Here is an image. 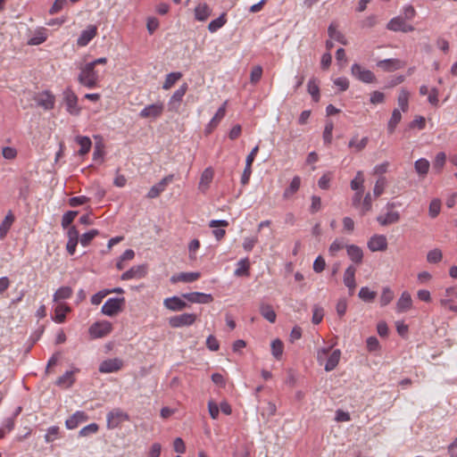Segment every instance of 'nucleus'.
<instances>
[{
  "label": "nucleus",
  "instance_id": "f257e3e1",
  "mask_svg": "<svg viewBox=\"0 0 457 457\" xmlns=\"http://www.w3.org/2000/svg\"><path fill=\"white\" fill-rule=\"evenodd\" d=\"M104 72V71L101 72L99 69L95 68L94 63L87 62L80 68L78 80L82 86L91 89L98 85Z\"/></svg>",
  "mask_w": 457,
  "mask_h": 457
},
{
  "label": "nucleus",
  "instance_id": "f03ea898",
  "mask_svg": "<svg viewBox=\"0 0 457 457\" xmlns=\"http://www.w3.org/2000/svg\"><path fill=\"white\" fill-rule=\"evenodd\" d=\"M128 420H129V415L121 409L115 408L106 415V427L108 429H115Z\"/></svg>",
  "mask_w": 457,
  "mask_h": 457
},
{
  "label": "nucleus",
  "instance_id": "7ed1b4c3",
  "mask_svg": "<svg viewBox=\"0 0 457 457\" xmlns=\"http://www.w3.org/2000/svg\"><path fill=\"white\" fill-rule=\"evenodd\" d=\"M112 331V324L108 320L96 321L88 329L91 338L94 339L104 337Z\"/></svg>",
  "mask_w": 457,
  "mask_h": 457
},
{
  "label": "nucleus",
  "instance_id": "20e7f679",
  "mask_svg": "<svg viewBox=\"0 0 457 457\" xmlns=\"http://www.w3.org/2000/svg\"><path fill=\"white\" fill-rule=\"evenodd\" d=\"M351 73L353 77L363 83L370 84L376 82L375 74L371 71L363 68L358 63H353L352 65Z\"/></svg>",
  "mask_w": 457,
  "mask_h": 457
},
{
  "label": "nucleus",
  "instance_id": "39448f33",
  "mask_svg": "<svg viewBox=\"0 0 457 457\" xmlns=\"http://www.w3.org/2000/svg\"><path fill=\"white\" fill-rule=\"evenodd\" d=\"M125 303V298H118L112 297L109 298L102 306V313L112 317L116 315L122 308V305Z\"/></svg>",
  "mask_w": 457,
  "mask_h": 457
},
{
  "label": "nucleus",
  "instance_id": "423d86ee",
  "mask_svg": "<svg viewBox=\"0 0 457 457\" xmlns=\"http://www.w3.org/2000/svg\"><path fill=\"white\" fill-rule=\"evenodd\" d=\"M188 86L183 83L171 96L168 102V109L170 112H178L183 100L184 96L187 91Z\"/></svg>",
  "mask_w": 457,
  "mask_h": 457
},
{
  "label": "nucleus",
  "instance_id": "0eeeda50",
  "mask_svg": "<svg viewBox=\"0 0 457 457\" xmlns=\"http://www.w3.org/2000/svg\"><path fill=\"white\" fill-rule=\"evenodd\" d=\"M196 318L197 316L195 313H183L172 316L169 319V325L175 328L191 326L195 322Z\"/></svg>",
  "mask_w": 457,
  "mask_h": 457
},
{
  "label": "nucleus",
  "instance_id": "6e6552de",
  "mask_svg": "<svg viewBox=\"0 0 457 457\" xmlns=\"http://www.w3.org/2000/svg\"><path fill=\"white\" fill-rule=\"evenodd\" d=\"M63 96L67 112L71 115H79L80 108L78 106V96L71 89L67 88L63 92Z\"/></svg>",
  "mask_w": 457,
  "mask_h": 457
},
{
  "label": "nucleus",
  "instance_id": "1a4fd4ad",
  "mask_svg": "<svg viewBox=\"0 0 457 457\" xmlns=\"http://www.w3.org/2000/svg\"><path fill=\"white\" fill-rule=\"evenodd\" d=\"M173 179L174 175L172 174L164 177L149 189L146 197L150 199L158 197L166 189L167 186L173 181Z\"/></svg>",
  "mask_w": 457,
  "mask_h": 457
},
{
  "label": "nucleus",
  "instance_id": "9d476101",
  "mask_svg": "<svg viewBox=\"0 0 457 457\" xmlns=\"http://www.w3.org/2000/svg\"><path fill=\"white\" fill-rule=\"evenodd\" d=\"M386 28L392 31H401L404 33L414 30V27L412 25L407 24L405 20L401 16L391 19Z\"/></svg>",
  "mask_w": 457,
  "mask_h": 457
},
{
  "label": "nucleus",
  "instance_id": "9b49d317",
  "mask_svg": "<svg viewBox=\"0 0 457 457\" xmlns=\"http://www.w3.org/2000/svg\"><path fill=\"white\" fill-rule=\"evenodd\" d=\"M123 366L122 360L119 358L107 359L103 361L99 365L101 373H112L120 370Z\"/></svg>",
  "mask_w": 457,
  "mask_h": 457
},
{
  "label": "nucleus",
  "instance_id": "f8f14e48",
  "mask_svg": "<svg viewBox=\"0 0 457 457\" xmlns=\"http://www.w3.org/2000/svg\"><path fill=\"white\" fill-rule=\"evenodd\" d=\"M97 35V27L96 25H88L86 29L82 30L77 39V45L79 47L86 46Z\"/></svg>",
  "mask_w": 457,
  "mask_h": 457
},
{
  "label": "nucleus",
  "instance_id": "ddd939ff",
  "mask_svg": "<svg viewBox=\"0 0 457 457\" xmlns=\"http://www.w3.org/2000/svg\"><path fill=\"white\" fill-rule=\"evenodd\" d=\"M164 106L162 103H155L149 104L141 110L139 116L141 118H154L160 117L163 112Z\"/></svg>",
  "mask_w": 457,
  "mask_h": 457
},
{
  "label": "nucleus",
  "instance_id": "4468645a",
  "mask_svg": "<svg viewBox=\"0 0 457 457\" xmlns=\"http://www.w3.org/2000/svg\"><path fill=\"white\" fill-rule=\"evenodd\" d=\"M371 252L385 251L387 248V240L384 235H374L367 243Z\"/></svg>",
  "mask_w": 457,
  "mask_h": 457
},
{
  "label": "nucleus",
  "instance_id": "2eb2a0df",
  "mask_svg": "<svg viewBox=\"0 0 457 457\" xmlns=\"http://www.w3.org/2000/svg\"><path fill=\"white\" fill-rule=\"evenodd\" d=\"M355 273L356 268L353 265L348 266L344 273V284L348 288L349 295H353L356 287Z\"/></svg>",
  "mask_w": 457,
  "mask_h": 457
},
{
  "label": "nucleus",
  "instance_id": "dca6fc26",
  "mask_svg": "<svg viewBox=\"0 0 457 457\" xmlns=\"http://www.w3.org/2000/svg\"><path fill=\"white\" fill-rule=\"evenodd\" d=\"M182 298L187 300L190 303H209L213 301V297L211 294L191 292L182 295Z\"/></svg>",
  "mask_w": 457,
  "mask_h": 457
},
{
  "label": "nucleus",
  "instance_id": "f3484780",
  "mask_svg": "<svg viewBox=\"0 0 457 457\" xmlns=\"http://www.w3.org/2000/svg\"><path fill=\"white\" fill-rule=\"evenodd\" d=\"M163 305L165 308L172 312H180L187 307V303L179 296L165 298Z\"/></svg>",
  "mask_w": 457,
  "mask_h": 457
},
{
  "label": "nucleus",
  "instance_id": "a211bd4d",
  "mask_svg": "<svg viewBox=\"0 0 457 457\" xmlns=\"http://www.w3.org/2000/svg\"><path fill=\"white\" fill-rule=\"evenodd\" d=\"M37 104L45 110H52L54 107L55 97L50 91L46 90L39 94Z\"/></svg>",
  "mask_w": 457,
  "mask_h": 457
},
{
  "label": "nucleus",
  "instance_id": "6ab92c4d",
  "mask_svg": "<svg viewBox=\"0 0 457 457\" xmlns=\"http://www.w3.org/2000/svg\"><path fill=\"white\" fill-rule=\"evenodd\" d=\"M146 273L145 267L144 265H137L131 267L129 270L125 271L120 278L122 280H129L132 278H141L145 277Z\"/></svg>",
  "mask_w": 457,
  "mask_h": 457
},
{
  "label": "nucleus",
  "instance_id": "aec40b11",
  "mask_svg": "<svg viewBox=\"0 0 457 457\" xmlns=\"http://www.w3.org/2000/svg\"><path fill=\"white\" fill-rule=\"evenodd\" d=\"M87 420V414L84 411H78L74 414H72L68 420H66L65 426L68 429H74L81 422H84Z\"/></svg>",
  "mask_w": 457,
  "mask_h": 457
},
{
  "label": "nucleus",
  "instance_id": "412c9836",
  "mask_svg": "<svg viewBox=\"0 0 457 457\" xmlns=\"http://www.w3.org/2000/svg\"><path fill=\"white\" fill-rule=\"evenodd\" d=\"M377 66L382 69L384 71H394L402 68V62L398 59H385L378 61Z\"/></svg>",
  "mask_w": 457,
  "mask_h": 457
},
{
  "label": "nucleus",
  "instance_id": "4be33fe9",
  "mask_svg": "<svg viewBox=\"0 0 457 457\" xmlns=\"http://www.w3.org/2000/svg\"><path fill=\"white\" fill-rule=\"evenodd\" d=\"M412 305L411 296L408 292H403L400 298L396 303V312H405L411 309Z\"/></svg>",
  "mask_w": 457,
  "mask_h": 457
},
{
  "label": "nucleus",
  "instance_id": "5701e85b",
  "mask_svg": "<svg viewBox=\"0 0 457 457\" xmlns=\"http://www.w3.org/2000/svg\"><path fill=\"white\" fill-rule=\"evenodd\" d=\"M347 255L352 262L361 264L363 259V252L361 247L355 245H346Z\"/></svg>",
  "mask_w": 457,
  "mask_h": 457
},
{
  "label": "nucleus",
  "instance_id": "b1692460",
  "mask_svg": "<svg viewBox=\"0 0 457 457\" xmlns=\"http://www.w3.org/2000/svg\"><path fill=\"white\" fill-rule=\"evenodd\" d=\"M200 272H181L179 274L174 275L171 278V282L176 283L178 281H181L184 283H191L197 280L200 278Z\"/></svg>",
  "mask_w": 457,
  "mask_h": 457
},
{
  "label": "nucleus",
  "instance_id": "393cba45",
  "mask_svg": "<svg viewBox=\"0 0 457 457\" xmlns=\"http://www.w3.org/2000/svg\"><path fill=\"white\" fill-rule=\"evenodd\" d=\"M400 220V214L398 212H387L385 215H379L377 217L378 222L381 226H387L398 222Z\"/></svg>",
  "mask_w": 457,
  "mask_h": 457
},
{
  "label": "nucleus",
  "instance_id": "a878e982",
  "mask_svg": "<svg viewBox=\"0 0 457 457\" xmlns=\"http://www.w3.org/2000/svg\"><path fill=\"white\" fill-rule=\"evenodd\" d=\"M226 104L225 102L216 112L215 115L212 117V119L210 120L209 124L207 125L206 130L208 133H210L214 128L218 126V124L220 122V120L224 118L226 114Z\"/></svg>",
  "mask_w": 457,
  "mask_h": 457
},
{
  "label": "nucleus",
  "instance_id": "bb28decb",
  "mask_svg": "<svg viewBox=\"0 0 457 457\" xmlns=\"http://www.w3.org/2000/svg\"><path fill=\"white\" fill-rule=\"evenodd\" d=\"M15 217L13 213L9 211L3 221L0 224V239H4L8 231L10 230L11 227L12 226L14 222Z\"/></svg>",
  "mask_w": 457,
  "mask_h": 457
},
{
  "label": "nucleus",
  "instance_id": "cd10ccee",
  "mask_svg": "<svg viewBox=\"0 0 457 457\" xmlns=\"http://www.w3.org/2000/svg\"><path fill=\"white\" fill-rule=\"evenodd\" d=\"M301 185V179L299 176H295L290 182V185L285 189L283 197L289 199L292 197L299 189Z\"/></svg>",
  "mask_w": 457,
  "mask_h": 457
},
{
  "label": "nucleus",
  "instance_id": "c85d7f7f",
  "mask_svg": "<svg viewBox=\"0 0 457 457\" xmlns=\"http://www.w3.org/2000/svg\"><path fill=\"white\" fill-rule=\"evenodd\" d=\"M74 372L66 371L62 376L58 378L56 380V385L62 388H69L74 384Z\"/></svg>",
  "mask_w": 457,
  "mask_h": 457
},
{
  "label": "nucleus",
  "instance_id": "c756f323",
  "mask_svg": "<svg viewBox=\"0 0 457 457\" xmlns=\"http://www.w3.org/2000/svg\"><path fill=\"white\" fill-rule=\"evenodd\" d=\"M430 163L425 158L417 160L414 163L415 171L420 178H425L429 170Z\"/></svg>",
  "mask_w": 457,
  "mask_h": 457
},
{
  "label": "nucleus",
  "instance_id": "7c9ffc66",
  "mask_svg": "<svg viewBox=\"0 0 457 457\" xmlns=\"http://www.w3.org/2000/svg\"><path fill=\"white\" fill-rule=\"evenodd\" d=\"M260 312L262 316L270 323H274L276 321L277 314L270 304L261 303Z\"/></svg>",
  "mask_w": 457,
  "mask_h": 457
},
{
  "label": "nucleus",
  "instance_id": "2f4dec72",
  "mask_svg": "<svg viewBox=\"0 0 457 457\" xmlns=\"http://www.w3.org/2000/svg\"><path fill=\"white\" fill-rule=\"evenodd\" d=\"M328 34L331 39H334L341 43L342 45H347V40L345 37L340 31L337 30V26L335 23L332 22L328 26Z\"/></svg>",
  "mask_w": 457,
  "mask_h": 457
},
{
  "label": "nucleus",
  "instance_id": "473e14b6",
  "mask_svg": "<svg viewBox=\"0 0 457 457\" xmlns=\"http://www.w3.org/2000/svg\"><path fill=\"white\" fill-rule=\"evenodd\" d=\"M212 10L206 4H200L195 9V16L197 21H204L211 15Z\"/></svg>",
  "mask_w": 457,
  "mask_h": 457
},
{
  "label": "nucleus",
  "instance_id": "72a5a7b5",
  "mask_svg": "<svg viewBox=\"0 0 457 457\" xmlns=\"http://www.w3.org/2000/svg\"><path fill=\"white\" fill-rule=\"evenodd\" d=\"M368 143H369L368 137H364L359 140L358 135H355L350 139V141L348 143V147L354 148L355 152H361L367 146Z\"/></svg>",
  "mask_w": 457,
  "mask_h": 457
},
{
  "label": "nucleus",
  "instance_id": "f704fd0d",
  "mask_svg": "<svg viewBox=\"0 0 457 457\" xmlns=\"http://www.w3.org/2000/svg\"><path fill=\"white\" fill-rule=\"evenodd\" d=\"M250 263L248 258L241 259L237 263V268L234 271L236 277H244L249 275Z\"/></svg>",
  "mask_w": 457,
  "mask_h": 457
},
{
  "label": "nucleus",
  "instance_id": "c9c22d12",
  "mask_svg": "<svg viewBox=\"0 0 457 457\" xmlns=\"http://www.w3.org/2000/svg\"><path fill=\"white\" fill-rule=\"evenodd\" d=\"M341 356L340 350L337 349L332 352V353L328 356L324 369L326 371L333 370L338 364Z\"/></svg>",
  "mask_w": 457,
  "mask_h": 457
},
{
  "label": "nucleus",
  "instance_id": "e433bc0d",
  "mask_svg": "<svg viewBox=\"0 0 457 457\" xmlns=\"http://www.w3.org/2000/svg\"><path fill=\"white\" fill-rule=\"evenodd\" d=\"M76 141L78 142V144L80 146V149L79 150V155L87 154L89 152L91 145H92L91 139L88 137L79 136L76 137Z\"/></svg>",
  "mask_w": 457,
  "mask_h": 457
},
{
  "label": "nucleus",
  "instance_id": "4c0bfd02",
  "mask_svg": "<svg viewBox=\"0 0 457 457\" xmlns=\"http://www.w3.org/2000/svg\"><path fill=\"white\" fill-rule=\"evenodd\" d=\"M47 38L45 29H38L35 34L29 39L28 45L38 46L44 43Z\"/></svg>",
  "mask_w": 457,
  "mask_h": 457
},
{
  "label": "nucleus",
  "instance_id": "58836bf2",
  "mask_svg": "<svg viewBox=\"0 0 457 457\" xmlns=\"http://www.w3.org/2000/svg\"><path fill=\"white\" fill-rule=\"evenodd\" d=\"M213 170L211 167L209 168H206L202 175H201V179H200V183H199V187L201 189L203 188H207L209 187V184L212 182V179H213Z\"/></svg>",
  "mask_w": 457,
  "mask_h": 457
},
{
  "label": "nucleus",
  "instance_id": "ea45409f",
  "mask_svg": "<svg viewBox=\"0 0 457 457\" xmlns=\"http://www.w3.org/2000/svg\"><path fill=\"white\" fill-rule=\"evenodd\" d=\"M227 22L226 14L222 13L218 18L212 20L209 25L208 29L210 32L214 33L222 28Z\"/></svg>",
  "mask_w": 457,
  "mask_h": 457
},
{
  "label": "nucleus",
  "instance_id": "a19ab883",
  "mask_svg": "<svg viewBox=\"0 0 457 457\" xmlns=\"http://www.w3.org/2000/svg\"><path fill=\"white\" fill-rule=\"evenodd\" d=\"M182 78L181 72H170L166 75L162 88L164 90L170 89L177 81Z\"/></svg>",
  "mask_w": 457,
  "mask_h": 457
},
{
  "label": "nucleus",
  "instance_id": "79ce46f5",
  "mask_svg": "<svg viewBox=\"0 0 457 457\" xmlns=\"http://www.w3.org/2000/svg\"><path fill=\"white\" fill-rule=\"evenodd\" d=\"M72 295V289L70 287H62L58 288L54 294V301L58 302L60 300L68 299Z\"/></svg>",
  "mask_w": 457,
  "mask_h": 457
},
{
  "label": "nucleus",
  "instance_id": "37998d69",
  "mask_svg": "<svg viewBox=\"0 0 457 457\" xmlns=\"http://www.w3.org/2000/svg\"><path fill=\"white\" fill-rule=\"evenodd\" d=\"M307 90L308 93L312 96L313 101L318 102L320 100V88L316 79L312 78L308 81Z\"/></svg>",
  "mask_w": 457,
  "mask_h": 457
},
{
  "label": "nucleus",
  "instance_id": "c03bdc74",
  "mask_svg": "<svg viewBox=\"0 0 457 457\" xmlns=\"http://www.w3.org/2000/svg\"><path fill=\"white\" fill-rule=\"evenodd\" d=\"M397 103H398L399 107L401 108V110L403 112L408 111V107H409V92L406 89H404V88L401 89L400 94H399L398 98H397Z\"/></svg>",
  "mask_w": 457,
  "mask_h": 457
},
{
  "label": "nucleus",
  "instance_id": "a18cd8bd",
  "mask_svg": "<svg viewBox=\"0 0 457 457\" xmlns=\"http://www.w3.org/2000/svg\"><path fill=\"white\" fill-rule=\"evenodd\" d=\"M402 114L398 109H395L392 112V116L387 124V129L389 133H393L397 126V124L401 121Z\"/></svg>",
  "mask_w": 457,
  "mask_h": 457
},
{
  "label": "nucleus",
  "instance_id": "49530a36",
  "mask_svg": "<svg viewBox=\"0 0 457 457\" xmlns=\"http://www.w3.org/2000/svg\"><path fill=\"white\" fill-rule=\"evenodd\" d=\"M364 176L361 170L357 171L353 179L350 183L352 190H363Z\"/></svg>",
  "mask_w": 457,
  "mask_h": 457
},
{
  "label": "nucleus",
  "instance_id": "de8ad7c7",
  "mask_svg": "<svg viewBox=\"0 0 457 457\" xmlns=\"http://www.w3.org/2000/svg\"><path fill=\"white\" fill-rule=\"evenodd\" d=\"M358 295L362 301L370 303L376 298L377 293L370 290L368 287H362L360 289Z\"/></svg>",
  "mask_w": 457,
  "mask_h": 457
},
{
  "label": "nucleus",
  "instance_id": "09e8293b",
  "mask_svg": "<svg viewBox=\"0 0 457 457\" xmlns=\"http://www.w3.org/2000/svg\"><path fill=\"white\" fill-rule=\"evenodd\" d=\"M333 129H334V123L332 122V120H327L326 124H325L323 135H322L324 144L327 145H330L332 142Z\"/></svg>",
  "mask_w": 457,
  "mask_h": 457
},
{
  "label": "nucleus",
  "instance_id": "8fccbe9b",
  "mask_svg": "<svg viewBox=\"0 0 457 457\" xmlns=\"http://www.w3.org/2000/svg\"><path fill=\"white\" fill-rule=\"evenodd\" d=\"M70 312V308L64 304H59L55 308L54 320L58 323H62L65 320L66 313Z\"/></svg>",
  "mask_w": 457,
  "mask_h": 457
},
{
  "label": "nucleus",
  "instance_id": "3c124183",
  "mask_svg": "<svg viewBox=\"0 0 457 457\" xmlns=\"http://www.w3.org/2000/svg\"><path fill=\"white\" fill-rule=\"evenodd\" d=\"M284 349V345L281 340L275 339L271 342V353L272 355L277 359L279 360L282 356Z\"/></svg>",
  "mask_w": 457,
  "mask_h": 457
},
{
  "label": "nucleus",
  "instance_id": "603ef678",
  "mask_svg": "<svg viewBox=\"0 0 457 457\" xmlns=\"http://www.w3.org/2000/svg\"><path fill=\"white\" fill-rule=\"evenodd\" d=\"M99 235V231L97 229H91L79 237V242L83 246H87L91 241Z\"/></svg>",
  "mask_w": 457,
  "mask_h": 457
},
{
  "label": "nucleus",
  "instance_id": "864d4df0",
  "mask_svg": "<svg viewBox=\"0 0 457 457\" xmlns=\"http://www.w3.org/2000/svg\"><path fill=\"white\" fill-rule=\"evenodd\" d=\"M394 292L390 289V287H386L383 288L381 295H380V305L386 306L391 303L394 299Z\"/></svg>",
  "mask_w": 457,
  "mask_h": 457
},
{
  "label": "nucleus",
  "instance_id": "5fc2aeb1",
  "mask_svg": "<svg viewBox=\"0 0 457 457\" xmlns=\"http://www.w3.org/2000/svg\"><path fill=\"white\" fill-rule=\"evenodd\" d=\"M445 160H446L445 154L444 152L438 153L436 155L435 160L433 162V169L436 172H441L442 169L444 168V166L445 164Z\"/></svg>",
  "mask_w": 457,
  "mask_h": 457
},
{
  "label": "nucleus",
  "instance_id": "6e6d98bb",
  "mask_svg": "<svg viewBox=\"0 0 457 457\" xmlns=\"http://www.w3.org/2000/svg\"><path fill=\"white\" fill-rule=\"evenodd\" d=\"M78 211H68L66 212L62 218V227L63 228H70L71 224L73 222L74 219L78 215Z\"/></svg>",
  "mask_w": 457,
  "mask_h": 457
},
{
  "label": "nucleus",
  "instance_id": "4d7b16f0",
  "mask_svg": "<svg viewBox=\"0 0 457 457\" xmlns=\"http://www.w3.org/2000/svg\"><path fill=\"white\" fill-rule=\"evenodd\" d=\"M344 247H346L345 245L344 239L342 238H337L333 241V243L330 245L328 248V253L331 256H336L337 252L342 250Z\"/></svg>",
  "mask_w": 457,
  "mask_h": 457
},
{
  "label": "nucleus",
  "instance_id": "13d9d810",
  "mask_svg": "<svg viewBox=\"0 0 457 457\" xmlns=\"http://www.w3.org/2000/svg\"><path fill=\"white\" fill-rule=\"evenodd\" d=\"M98 429L99 427L96 423H91L82 428L79 430V436H88L92 434H96L98 431Z\"/></svg>",
  "mask_w": 457,
  "mask_h": 457
},
{
  "label": "nucleus",
  "instance_id": "bf43d9fd",
  "mask_svg": "<svg viewBox=\"0 0 457 457\" xmlns=\"http://www.w3.org/2000/svg\"><path fill=\"white\" fill-rule=\"evenodd\" d=\"M442 256L441 250L435 248L428 253L427 261L430 263H437L442 260Z\"/></svg>",
  "mask_w": 457,
  "mask_h": 457
},
{
  "label": "nucleus",
  "instance_id": "052dcab7",
  "mask_svg": "<svg viewBox=\"0 0 457 457\" xmlns=\"http://www.w3.org/2000/svg\"><path fill=\"white\" fill-rule=\"evenodd\" d=\"M59 435V427L52 426L47 428L46 434L45 435V441L46 443L54 442Z\"/></svg>",
  "mask_w": 457,
  "mask_h": 457
},
{
  "label": "nucleus",
  "instance_id": "680f3d73",
  "mask_svg": "<svg viewBox=\"0 0 457 457\" xmlns=\"http://www.w3.org/2000/svg\"><path fill=\"white\" fill-rule=\"evenodd\" d=\"M441 210V202L439 199H434L429 204L428 212L431 218H436Z\"/></svg>",
  "mask_w": 457,
  "mask_h": 457
},
{
  "label": "nucleus",
  "instance_id": "e2e57ef3",
  "mask_svg": "<svg viewBox=\"0 0 457 457\" xmlns=\"http://www.w3.org/2000/svg\"><path fill=\"white\" fill-rule=\"evenodd\" d=\"M386 178L382 177L378 179L374 186L373 194L375 197L380 196L384 193V189L386 187Z\"/></svg>",
  "mask_w": 457,
  "mask_h": 457
},
{
  "label": "nucleus",
  "instance_id": "0e129e2a",
  "mask_svg": "<svg viewBox=\"0 0 457 457\" xmlns=\"http://www.w3.org/2000/svg\"><path fill=\"white\" fill-rule=\"evenodd\" d=\"M89 200V197L85 195L74 196L69 199V205L71 207H77L88 203Z\"/></svg>",
  "mask_w": 457,
  "mask_h": 457
},
{
  "label": "nucleus",
  "instance_id": "69168bd1",
  "mask_svg": "<svg viewBox=\"0 0 457 457\" xmlns=\"http://www.w3.org/2000/svg\"><path fill=\"white\" fill-rule=\"evenodd\" d=\"M372 207V198L370 193H367L363 198L361 203V214L364 215L366 212H370Z\"/></svg>",
  "mask_w": 457,
  "mask_h": 457
},
{
  "label": "nucleus",
  "instance_id": "338daca9",
  "mask_svg": "<svg viewBox=\"0 0 457 457\" xmlns=\"http://www.w3.org/2000/svg\"><path fill=\"white\" fill-rule=\"evenodd\" d=\"M262 68L259 65L253 68L250 74L251 83L256 84L262 78Z\"/></svg>",
  "mask_w": 457,
  "mask_h": 457
},
{
  "label": "nucleus",
  "instance_id": "774afa93",
  "mask_svg": "<svg viewBox=\"0 0 457 457\" xmlns=\"http://www.w3.org/2000/svg\"><path fill=\"white\" fill-rule=\"evenodd\" d=\"M367 349L369 352H375L380 348L379 342L376 337H370L366 340Z\"/></svg>",
  "mask_w": 457,
  "mask_h": 457
}]
</instances>
